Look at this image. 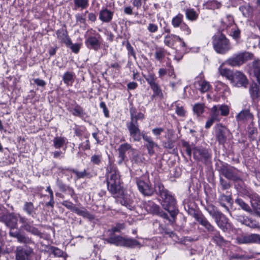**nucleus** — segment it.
<instances>
[{
	"instance_id": "b1692460",
	"label": "nucleus",
	"mask_w": 260,
	"mask_h": 260,
	"mask_svg": "<svg viewBox=\"0 0 260 260\" xmlns=\"http://www.w3.org/2000/svg\"><path fill=\"white\" fill-rule=\"evenodd\" d=\"M176 41H181V38L175 35L166 36L164 38L165 44L169 47H172Z\"/></svg>"
},
{
	"instance_id": "c756f323",
	"label": "nucleus",
	"mask_w": 260,
	"mask_h": 260,
	"mask_svg": "<svg viewBox=\"0 0 260 260\" xmlns=\"http://www.w3.org/2000/svg\"><path fill=\"white\" fill-rule=\"evenodd\" d=\"M74 5L76 9H86L88 6V0H74Z\"/></svg>"
},
{
	"instance_id": "9b49d317",
	"label": "nucleus",
	"mask_w": 260,
	"mask_h": 260,
	"mask_svg": "<svg viewBox=\"0 0 260 260\" xmlns=\"http://www.w3.org/2000/svg\"><path fill=\"white\" fill-rule=\"evenodd\" d=\"M62 205L79 215L86 217L88 215V213L85 209H79L76 207L72 202L68 201H63L62 203Z\"/></svg>"
},
{
	"instance_id": "393cba45",
	"label": "nucleus",
	"mask_w": 260,
	"mask_h": 260,
	"mask_svg": "<svg viewBox=\"0 0 260 260\" xmlns=\"http://www.w3.org/2000/svg\"><path fill=\"white\" fill-rule=\"evenodd\" d=\"M253 70L254 75L257 78V81L260 84V60H255L252 64Z\"/></svg>"
},
{
	"instance_id": "4468645a",
	"label": "nucleus",
	"mask_w": 260,
	"mask_h": 260,
	"mask_svg": "<svg viewBox=\"0 0 260 260\" xmlns=\"http://www.w3.org/2000/svg\"><path fill=\"white\" fill-rule=\"evenodd\" d=\"M137 185L140 192L145 196H151L153 193V189L148 183L142 180L137 181Z\"/></svg>"
},
{
	"instance_id": "39448f33",
	"label": "nucleus",
	"mask_w": 260,
	"mask_h": 260,
	"mask_svg": "<svg viewBox=\"0 0 260 260\" xmlns=\"http://www.w3.org/2000/svg\"><path fill=\"white\" fill-rule=\"evenodd\" d=\"M131 122L127 123L126 126L129 132L130 136L132 137L134 141H139L141 139V134L139 125L137 121H134V114L131 112Z\"/></svg>"
},
{
	"instance_id": "412c9836",
	"label": "nucleus",
	"mask_w": 260,
	"mask_h": 260,
	"mask_svg": "<svg viewBox=\"0 0 260 260\" xmlns=\"http://www.w3.org/2000/svg\"><path fill=\"white\" fill-rule=\"evenodd\" d=\"M225 131V128L222 125H219L216 131V138L220 144H224L226 140Z\"/></svg>"
},
{
	"instance_id": "7ed1b4c3",
	"label": "nucleus",
	"mask_w": 260,
	"mask_h": 260,
	"mask_svg": "<svg viewBox=\"0 0 260 260\" xmlns=\"http://www.w3.org/2000/svg\"><path fill=\"white\" fill-rule=\"evenodd\" d=\"M107 241L117 246L133 247L138 245V242L134 239H126L120 236H111Z\"/></svg>"
},
{
	"instance_id": "cd10ccee",
	"label": "nucleus",
	"mask_w": 260,
	"mask_h": 260,
	"mask_svg": "<svg viewBox=\"0 0 260 260\" xmlns=\"http://www.w3.org/2000/svg\"><path fill=\"white\" fill-rule=\"evenodd\" d=\"M183 18V15L180 13L178 14L176 16L173 17L172 20V24L173 27L176 28L182 25Z\"/></svg>"
},
{
	"instance_id": "0e129e2a",
	"label": "nucleus",
	"mask_w": 260,
	"mask_h": 260,
	"mask_svg": "<svg viewBox=\"0 0 260 260\" xmlns=\"http://www.w3.org/2000/svg\"><path fill=\"white\" fill-rule=\"evenodd\" d=\"M34 82L38 86L44 87L46 85V82L43 80L38 78L35 79Z\"/></svg>"
},
{
	"instance_id": "f8f14e48",
	"label": "nucleus",
	"mask_w": 260,
	"mask_h": 260,
	"mask_svg": "<svg viewBox=\"0 0 260 260\" xmlns=\"http://www.w3.org/2000/svg\"><path fill=\"white\" fill-rule=\"evenodd\" d=\"M161 197L164 200L162 206L165 210H169V208H174L175 206V200L168 192L166 194L163 193Z\"/></svg>"
},
{
	"instance_id": "58836bf2",
	"label": "nucleus",
	"mask_w": 260,
	"mask_h": 260,
	"mask_svg": "<svg viewBox=\"0 0 260 260\" xmlns=\"http://www.w3.org/2000/svg\"><path fill=\"white\" fill-rule=\"evenodd\" d=\"M23 209L28 215H31L34 212L33 204L31 202H26L24 204Z\"/></svg>"
},
{
	"instance_id": "a19ab883",
	"label": "nucleus",
	"mask_w": 260,
	"mask_h": 260,
	"mask_svg": "<svg viewBox=\"0 0 260 260\" xmlns=\"http://www.w3.org/2000/svg\"><path fill=\"white\" fill-rule=\"evenodd\" d=\"M72 113L76 116L81 117L84 115L83 109L79 106L76 105L73 109Z\"/></svg>"
},
{
	"instance_id": "37998d69",
	"label": "nucleus",
	"mask_w": 260,
	"mask_h": 260,
	"mask_svg": "<svg viewBox=\"0 0 260 260\" xmlns=\"http://www.w3.org/2000/svg\"><path fill=\"white\" fill-rule=\"evenodd\" d=\"M208 6L210 7L211 9H218L221 6L220 3L217 2L216 0H210L208 2Z\"/></svg>"
},
{
	"instance_id": "69168bd1",
	"label": "nucleus",
	"mask_w": 260,
	"mask_h": 260,
	"mask_svg": "<svg viewBox=\"0 0 260 260\" xmlns=\"http://www.w3.org/2000/svg\"><path fill=\"white\" fill-rule=\"evenodd\" d=\"M77 22L80 23H84L85 21V18L81 15L78 14L76 15Z\"/></svg>"
},
{
	"instance_id": "72a5a7b5",
	"label": "nucleus",
	"mask_w": 260,
	"mask_h": 260,
	"mask_svg": "<svg viewBox=\"0 0 260 260\" xmlns=\"http://www.w3.org/2000/svg\"><path fill=\"white\" fill-rule=\"evenodd\" d=\"M186 18L190 20L193 21L197 19L198 14L193 9H187L185 12Z\"/></svg>"
},
{
	"instance_id": "6e6552de",
	"label": "nucleus",
	"mask_w": 260,
	"mask_h": 260,
	"mask_svg": "<svg viewBox=\"0 0 260 260\" xmlns=\"http://www.w3.org/2000/svg\"><path fill=\"white\" fill-rule=\"evenodd\" d=\"M32 249L28 247H17L16 257L17 260H29L31 257Z\"/></svg>"
},
{
	"instance_id": "c03bdc74",
	"label": "nucleus",
	"mask_w": 260,
	"mask_h": 260,
	"mask_svg": "<svg viewBox=\"0 0 260 260\" xmlns=\"http://www.w3.org/2000/svg\"><path fill=\"white\" fill-rule=\"evenodd\" d=\"M125 228L123 223H117L115 226H113L110 230L112 233L120 232L121 230L124 229Z\"/></svg>"
},
{
	"instance_id": "c9c22d12",
	"label": "nucleus",
	"mask_w": 260,
	"mask_h": 260,
	"mask_svg": "<svg viewBox=\"0 0 260 260\" xmlns=\"http://www.w3.org/2000/svg\"><path fill=\"white\" fill-rule=\"evenodd\" d=\"M199 223L204 226L208 231H213L214 227L210 223V222L205 218H201L199 220Z\"/></svg>"
},
{
	"instance_id": "603ef678",
	"label": "nucleus",
	"mask_w": 260,
	"mask_h": 260,
	"mask_svg": "<svg viewBox=\"0 0 260 260\" xmlns=\"http://www.w3.org/2000/svg\"><path fill=\"white\" fill-rule=\"evenodd\" d=\"M181 29L184 32V34L186 35H189L191 34V29L185 23H182L181 25Z\"/></svg>"
},
{
	"instance_id": "bb28decb",
	"label": "nucleus",
	"mask_w": 260,
	"mask_h": 260,
	"mask_svg": "<svg viewBox=\"0 0 260 260\" xmlns=\"http://www.w3.org/2000/svg\"><path fill=\"white\" fill-rule=\"evenodd\" d=\"M62 79L66 84L72 85L74 81V75L71 72H66L63 75Z\"/></svg>"
},
{
	"instance_id": "f257e3e1",
	"label": "nucleus",
	"mask_w": 260,
	"mask_h": 260,
	"mask_svg": "<svg viewBox=\"0 0 260 260\" xmlns=\"http://www.w3.org/2000/svg\"><path fill=\"white\" fill-rule=\"evenodd\" d=\"M107 170L106 180L108 190L115 197L119 198L122 205L131 208L132 201L129 196L124 194L117 170L111 166L108 167Z\"/></svg>"
},
{
	"instance_id": "e433bc0d",
	"label": "nucleus",
	"mask_w": 260,
	"mask_h": 260,
	"mask_svg": "<svg viewBox=\"0 0 260 260\" xmlns=\"http://www.w3.org/2000/svg\"><path fill=\"white\" fill-rule=\"evenodd\" d=\"M193 110L198 116H200L204 112V105L202 104H196L193 106Z\"/></svg>"
},
{
	"instance_id": "423d86ee",
	"label": "nucleus",
	"mask_w": 260,
	"mask_h": 260,
	"mask_svg": "<svg viewBox=\"0 0 260 260\" xmlns=\"http://www.w3.org/2000/svg\"><path fill=\"white\" fill-rule=\"evenodd\" d=\"M231 80L233 85L237 87H246L248 83L245 75L240 72H235Z\"/></svg>"
},
{
	"instance_id": "ea45409f",
	"label": "nucleus",
	"mask_w": 260,
	"mask_h": 260,
	"mask_svg": "<svg viewBox=\"0 0 260 260\" xmlns=\"http://www.w3.org/2000/svg\"><path fill=\"white\" fill-rule=\"evenodd\" d=\"M218 106V110L220 111L222 116H226L229 115L230 109L228 106L225 105H221Z\"/></svg>"
},
{
	"instance_id": "09e8293b",
	"label": "nucleus",
	"mask_w": 260,
	"mask_h": 260,
	"mask_svg": "<svg viewBox=\"0 0 260 260\" xmlns=\"http://www.w3.org/2000/svg\"><path fill=\"white\" fill-rule=\"evenodd\" d=\"M150 86L155 95H159L160 94H161V89L156 83H153Z\"/></svg>"
},
{
	"instance_id": "e2e57ef3",
	"label": "nucleus",
	"mask_w": 260,
	"mask_h": 260,
	"mask_svg": "<svg viewBox=\"0 0 260 260\" xmlns=\"http://www.w3.org/2000/svg\"><path fill=\"white\" fill-rule=\"evenodd\" d=\"M183 146L186 148V153L188 155L190 156L191 154L192 149L190 147L189 145L187 142H184L183 143Z\"/></svg>"
},
{
	"instance_id": "9d476101",
	"label": "nucleus",
	"mask_w": 260,
	"mask_h": 260,
	"mask_svg": "<svg viewBox=\"0 0 260 260\" xmlns=\"http://www.w3.org/2000/svg\"><path fill=\"white\" fill-rule=\"evenodd\" d=\"M18 218L19 219V222L23 224L22 228L26 231L31 233V234L35 235H40L41 233L36 228L31 226L30 224L27 222V219L24 217L20 216L19 214L17 216Z\"/></svg>"
},
{
	"instance_id": "bf43d9fd",
	"label": "nucleus",
	"mask_w": 260,
	"mask_h": 260,
	"mask_svg": "<svg viewBox=\"0 0 260 260\" xmlns=\"http://www.w3.org/2000/svg\"><path fill=\"white\" fill-rule=\"evenodd\" d=\"M164 130L163 128L157 127L152 129V133L154 135L158 136H159L162 132H164Z\"/></svg>"
},
{
	"instance_id": "7c9ffc66",
	"label": "nucleus",
	"mask_w": 260,
	"mask_h": 260,
	"mask_svg": "<svg viewBox=\"0 0 260 260\" xmlns=\"http://www.w3.org/2000/svg\"><path fill=\"white\" fill-rule=\"evenodd\" d=\"M206 210L209 214L214 219H215L221 213V212H218L215 206L211 205L208 206Z\"/></svg>"
},
{
	"instance_id": "4be33fe9",
	"label": "nucleus",
	"mask_w": 260,
	"mask_h": 260,
	"mask_svg": "<svg viewBox=\"0 0 260 260\" xmlns=\"http://www.w3.org/2000/svg\"><path fill=\"white\" fill-rule=\"evenodd\" d=\"M118 151L119 152V156L121 158L120 162H121L123 161L125 158V152L127 151L134 152V149L132 148V146L130 144L128 143H124L121 144L119 146V147L118 148Z\"/></svg>"
},
{
	"instance_id": "4c0bfd02",
	"label": "nucleus",
	"mask_w": 260,
	"mask_h": 260,
	"mask_svg": "<svg viewBox=\"0 0 260 260\" xmlns=\"http://www.w3.org/2000/svg\"><path fill=\"white\" fill-rule=\"evenodd\" d=\"M143 76L150 85L156 83V77L154 74L149 73L147 75H143Z\"/></svg>"
},
{
	"instance_id": "8fccbe9b",
	"label": "nucleus",
	"mask_w": 260,
	"mask_h": 260,
	"mask_svg": "<svg viewBox=\"0 0 260 260\" xmlns=\"http://www.w3.org/2000/svg\"><path fill=\"white\" fill-rule=\"evenodd\" d=\"M17 239L19 242L22 243H29L31 241L28 238L26 237L21 234H19Z\"/></svg>"
},
{
	"instance_id": "a211bd4d",
	"label": "nucleus",
	"mask_w": 260,
	"mask_h": 260,
	"mask_svg": "<svg viewBox=\"0 0 260 260\" xmlns=\"http://www.w3.org/2000/svg\"><path fill=\"white\" fill-rule=\"evenodd\" d=\"M250 199L253 209L260 216V197L256 194H253L250 196Z\"/></svg>"
},
{
	"instance_id": "774afa93",
	"label": "nucleus",
	"mask_w": 260,
	"mask_h": 260,
	"mask_svg": "<svg viewBox=\"0 0 260 260\" xmlns=\"http://www.w3.org/2000/svg\"><path fill=\"white\" fill-rule=\"evenodd\" d=\"M144 117V115L142 113H139L137 115L134 116V121L137 122V120L143 119Z\"/></svg>"
},
{
	"instance_id": "5701e85b",
	"label": "nucleus",
	"mask_w": 260,
	"mask_h": 260,
	"mask_svg": "<svg viewBox=\"0 0 260 260\" xmlns=\"http://www.w3.org/2000/svg\"><path fill=\"white\" fill-rule=\"evenodd\" d=\"M85 43L87 46L95 50H97L100 45V43L98 39L95 37H90L86 41Z\"/></svg>"
},
{
	"instance_id": "680f3d73",
	"label": "nucleus",
	"mask_w": 260,
	"mask_h": 260,
	"mask_svg": "<svg viewBox=\"0 0 260 260\" xmlns=\"http://www.w3.org/2000/svg\"><path fill=\"white\" fill-rule=\"evenodd\" d=\"M170 214L171 216L174 217L178 214V210L175 208V206L174 208H169V210H167Z\"/></svg>"
},
{
	"instance_id": "20e7f679",
	"label": "nucleus",
	"mask_w": 260,
	"mask_h": 260,
	"mask_svg": "<svg viewBox=\"0 0 260 260\" xmlns=\"http://www.w3.org/2000/svg\"><path fill=\"white\" fill-rule=\"evenodd\" d=\"M253 54L248 52H243L237 54L228 60L229 64L232 66H240L246 61L253 58Z\"/></svg>"
},
{
	"instance_id": "3c124183",
	"label": "nucleus",
	"mask_w": 260,
	"mask_h": 260,
	"mask_svg": "<svg viewBox=\"0 0 260 260\" xmlns=\"http://www.w3.org/2000/svg\"><path fill=\"white\" fill-rule=\"evenodd\" d=\"M155 57L158 60H160L165 56L164 52L162 50H157L155 53Z\"/></svg>"
},
{
	"instance_id": "a878e982",
	"label": "nucleus",
	"mask_w": 260,
	"mask_h": 260,
	"mask_svg": "<svg viewBox=\"0 0 260 260\" xmlns=\"http://www.w3.org/2000/svg\"><path fill=\"white\" fill-rule=\"evenodd\" d=\"M220 74L223 76L226 77L229 80H231L233 76L232 72L225 68H224L222 65L220 66L218 69Z\"/></svg>"
},
{
	"instance_id": "5fc2aeb1",
	"label": "nucleus",
	"mask_w": 260,
	"mask_h": 260,
	"mask_svg": "<svg viewBox=\"0 0 260 260\" xmlns=\"http://www.w3.org/2000/svg\"><path fill=\"white\" fill-rule=\"evenodd\" d=\"M176 112L178 115L180 116H184L185 115V111L182 107L177 106L176 109Z\"/></svg>"
},
{
	"instance_id": "a18cd8bd",
	"label": "nucleus",
	"mask_w": 260,
	"mask_h": 260,
	"mask_svg": "<svg viewBox=\"0 0 260 260\" xmlns=\"http://www.w3.org/2000/svg\"><path fill=\"white\" fill-rule=\"evenodd\" d=\"M213 240L218 245L220 246L223 245L225 242L223 238L219 234L216 235L213 237Z\"/></svg>"
},
{
	"instance_id": "ddd939ff",
	"label": "nucleus",
	"mask_w": 260,
	"mask_h": 260,
	"mask_svg": "<svg viewBox=\"0 0 260 260\" xmlns=\"http://www.w3.org/2000/svg\"><path fill=\"white\" fill-rule=\"evenodd\" d=\"M194 158L197 160L206 159L209 157L207 150L201 147H194L192 149Z\"/></svg>"
},
{
	"instance_id": "f704fd0d",
	"label": "nucleus",
	"mask_w": 260,
	"mask_h": 260,
	"mask_svg": "<svg viewBox=\"0 0 260 260\" xmlns=\"http://www.w3.org/2000/svg\"><path fill=\"white\" fill-rule=\"evenodd\" d=\"M235 203L238 205L243 210L249 212H251L250 207L243 200L241 199H237L235 201Z\"/></svg>"
},
{
	"instance_id": "2eb2a0df",
	"label": "nucleus",
	"mask_w": 260,
	"mask_h": 260,
	"mask_svg": "<svg viewBox=\"0 0 260 260\" xmlns=\"http://www.w3.org/2000/svg\"><path fill=\"white\" fill-rule=\"evenodd\" d=\"M113 16V12L107 8L102 9L99 13V19L103 22L108 23L111 21Z\"/></svg>"
},
{
	"instance_id": "dca6fc26",
	"label": "nucleus",
	"mask_w": 260,
	"mask_h": 260,
	"mask_svg": "<svg viewBox=\"0 0 260 260\" xmlns=\"http://www.w3.org/2000/svg\"><path fill=\"white\" fill-rule=\"evenodd\" d=\"M217 225L223 231L226 230L229 226L228 218L221 213L215 219Z\"/></svg>"
},
{
	"instance_id": "2f4dec72",
	"label": "nucleus",
	"mask_w": 260,
	"mask_h": 260,
	"mask_svg": "<svg viewBox=\"0 0 260 260\" xmlns=\"http://www.w3.org/2000/svg\"><path fill=\"white\" fill-rule=\"evenodd\" d=\"M242 222L243 224L251 228H256L258 227V224L257 222L248 217L243 218Z\"/></svg>"
},
{
	"instance_id": "052dcab7",
	"label": "nucleus",
	"mask_w": 260,
	"mask_h": 260,
	"mask_svg": "<svg viewBox=\"0 0 260 260\" xmlns=\"http://www.w3.org/2000/svg\"><path fill=\"white\" fill-rule=\"evenodd\" d=\"M220 184L223 189H226L230 187L229 183L224 181L223 179H220Z\"/></svg>"
},
{
	"instance_id": "aec40b11",
	"label": "nucleus",
	"mask_w": 260,
	"mask_h": 260,
	"mask_svg": "<svg viewBox=\"0 0 260 260\" xmlns=\"http://www.w3.org/2000/svg\"><path fill=\"white\" fill-rule=\"evenodd\" d=\"M56 34L57 38L60 40L61 42L64 43L66 45L71 44V39L66 30L63 28L58 29L56 31Z\"/></svg>"
},
{
	"instance_id": "de8ad7c7",
	"label": "nucleus",
	"mask_w": 260,
	"mask_h": 260,
	"mask_svg": "<svg viewBox=\"0 0 260 260\" xmlns=\"http://www.w3.org/2000/svg\"><path fill=\"white\" fill-rule=\"evenodd\" d=\"M156 191L158 192L160 197L162 196L163 193H167L168 191L165 189L164 186L162 184L159 183L156 186Z\"/></svg>"
},
{
	"instance_id": "f3484780",
	"label": "nucleus",
	"mask_w": 260,
	"mask_h": 260,
	"mask_svg": "<svg viewBox=\"0 0 260 260\" xmlns=\"http://www.w3.org/2000/svg\"><path fill=\"white\" fill-rule=\"evenodd\" d=\"M236 118L238 121L246 122L248 120L252 121L253 120V115L249 112V110H245L241 111L236 116Z\"/></svg>"
},
{
	"instance_id": "473e14b6",
	"label": "nucleus",
	"mask_w": 260,
	"mask_h": 260,
	"mask_svg": "<svg viewBox=\"0 0 260 260\" xmlns=\"http://www.w3.org/2000/svg\"><path fill=\"white\" fill-rule=\"evenodd\" d=\"M210 116L215 119L217 121L220 120L218 106L215 105L211 108Z\"/></svg>"
},
{
	"instance_id": "864d4df0",
	"label": "nucleus",
	"mask_w": 260,
	"mask_h": 260,
	"mask_svg": "<svg viewBox=\"0 0 260 260\" xmlns=\"http://www.w3.org/2000/svg\"><path fill=\"white\" fill-rule=\"evenodd\" d=\"M73 173L76 174L77 179L83 178L86 176L87 173L85 170H84L82 172H79L76 170H73Z\"/></svg>"
},
{
	"instance_id": "79ce46f5",
	"label": "nucleus",
	"mask_w": 260,
	"mask_h": 260,
	"mask_svg": "<svg viewBox=\"0 0 260 260\" xmlns=\"http://www.w3.org/2000/svg\"><path fill=\"white\" fill-rule=\"evenodd\" d=\"M66 46L68 47L71 48L73 52L75 53H77L80 50L81 45L80 44H73L72 41H71V44L66 45Z\"/></svg>"
},
{
	"instance_id": "13d9d810",
	"label": "nucleus",
	"mask_w": 260,
	"mask_h": 260,
	"mask_svg": "<svg viewBox=\"0 0 260 260\" xmlns=\"http://www.w3.org/2000/svg\"><path fill=\"white\" fill-rule=\"evenodd\" d=\"M217 121L215 119L213 118L212 117L210 116L209 119L207 121L205 125V127L206 128H209L211 127V126L213 124V123Z\"/></svg>"
},
{
	"instance_id": "c85d7f7f",
	"label": "nucleus",
	"mask_w": 260,
	"mask_h": 260,
	"mask_svg": "<svg viewBox=\"0 0 260 260\" xmlns=\"http://www.w3.org/2000/svg\"><path fill=\"white\" fill-rule=\"evenodd\" d=\"M66 138L61 137H56L53 139V146L56 149L61 147L66 142Z\"/></svg>"
},
{
	"instance_id": "338daca9",
	"label": "nucleus",
	"mask_w": 260,
	"mask_h": 260,
	"mask_svg": "<svg viewBox=\"0 0 260 260\" xmlns=\"http://www.w3.org/2000/svg\"><path fill=\"white\" fill-rule=\"evenodd\" d=\"M251 92L252 94L255 97H257L259 95V93L258 92V88L256 86H254L252 87Z\"/></svg>"
},
{
	"instance_id": "0eeeda50",
	"label": "nucleus",
	"mask_w": 260,
	"mask_h": 260,
	"mask_svg": "<svg viewBox=\"0 0 260 260\" xmlns=\"http://www.w3.org/2000/svg\"><path fill=\"white\" fill-rule=\"evenodd\" d=\"M239 244H260V235L251 234L247 235H243L237 238Z\"/></svg>"
},
{
	"instance_id": "49530a36",
	"label": "nucleus",
	"mask_w": 260,
	"mask_h": 260,
	"mask_svg": "<svg viewBox=\"0 0 260 260\" xmlns=\"http://www.w3.org/2000/svg\"><path fill=\"white\" fill-rule=\"evenodd\" d=\"M102 155L94 154L91 157V161L95 165H99L101 162Z\"/></svg>"
},
{
	"instance_id": "f03ea898",
	"label": "nucleus",
	"mask_w": 260,
	"mask_h": 260,
	"mask_svg": "<svg viewBox=\"0 0 260 260\" xmlns=\"http://www.w3.org/2000/svg\"><path fill=\"white\" fill-rule=\"evenodd\" d=\"M213 44L214 49L219 53H225L231 49L229 40L222 35L215 36L213 39Z\"/></svg>"
},
{
	"instance_id": "6e6d98bb",
	"label": "nucleus",
	"mask_w": 260,
	"mask_h": 260,
	"mask_svg": "<svg viewBox=\"0 0 260 260\" xmlns=\"http://www.w3.org/2000/svg\"><path fill=\"white\" fill-rule=\"evenodd\" d=\"M100 106L103 109L105 116L108 117L109 116V111L106 107L105 103L103 102H101L100 104Z\"/></svg>"
},
{
	"instance_id": "6ab92c4d",
	"label": "nucleus",
	"mask_w": 260,
	"mask_h": 260,
	"mask_svg": "<svg viewBox=\"0 0 260 260\" xmlns=\"http://www.w3.org/2000/svg\"><path fill=\"white\" fill-rule=\"evenodd\" d=\"M195 87L201 92H205L209 90L210 87L209 83L204 80H198L194 82Z\"/></svg>"
},
{
	"instance_id": "4d7b16f0",
	"label": "nucleus",
	"mask_w": 260,
	"mask_h": 260,
	"mask_svg": "<svg viewBox=\"0 0 260 260\" xmlns=\"http://www.w3.org/2000/svg\"><path fill=\"white\" fill-rule=\"evenodd\" d=\"M158 27L156 25L150 23L148 26V30L151 32H155L157 31Z\"/></svg>"
},
{
	"instance_id": "1a4fd4ad",
	"label": "nucleus",
	"mask_w": 260,
	"mask_h": 260,
	"mask_svg": "<svg viewBox=\"0 0 260 260\" xmlns=\"http://www.w3.org/2000/svg\"><path fill=\"white\" fill-rule=\"evenodd\" d=\"M2 220L11 230L17 228L18 217L13 214H7L2 216Z\"/></svg>"
}]
</instances>
